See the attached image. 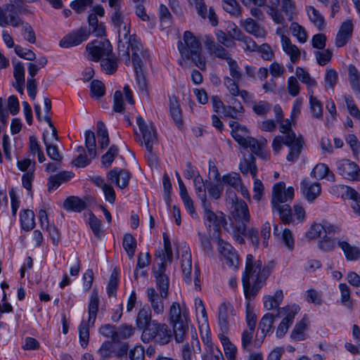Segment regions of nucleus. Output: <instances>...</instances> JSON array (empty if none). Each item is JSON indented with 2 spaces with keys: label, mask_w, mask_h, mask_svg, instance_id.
<instances>
[{
  "label": "nucleus",
  "mask_w": 360,
  "mask_h": 360,
  "mask_svg": "<svg viewBox=\"0 0 360 360\" xmlns=\"http://www.w3.org/2000/svg\"><path fill=\"white\" fill-rule=\"evenodd\" d=\"M147 297L153 313L157 316L162 315L165 311L163 300L167 297H162L153 288L147 289Z\"/></svg>",
  "instance_id": "obj_18"
},
{
  "label": "nucleus",
  "mask_w": 360,
  "mask_h": 360,
  "mask_svg": "<svg viewBox=\"0 0 360 360\" xmlns=\"http://www.w3.org/2000/svg\"><path fill=\"white\" fill-rule=\"evenodd\" d=\"M10 3L3 6L2 11L6 13V26L8 25L17 27L23 24L18 14L29 13V7L25 5V0H9Z\"/></svg>",
  "instance_id": "obj_7"
},
{
  "label": "nucleus",
  "mask_w": 360,
  "mask_h": 360,
  "mask_svg": "<svg viewBox=\"0 0 360 360\" xmlns=\"http://www.w3.org/2000/svg\"><path fill=\"white\" fill-rule=\"evenodd\" d=\"M242 147L244 148H249L253 153L264 160H267L269 158V155L262 149L261 143L252 137L248 139V141Z\"/></svg>",
  "instance_id": "obj_31"
},
{
  "label": "nucleus",
  "mask_w": 360,
  "mask_h": 360,
  "mask_svg": "<svg viewBox=\"0 0 360 360\" xmlns=\"http://www.w3.org/2000/svg\"><path fill=\"white\" fill-rule=\"evenodd\" d=\"M74 174L72 172L64 171L49 179V191L57 188L61 184L69 181Z\"/></svg>",
  "instance_id": "obj_26"
},
{
  "label": "nucleus",
  "mask_w": 360,
  "mask_h": 360,
  "mask_svg": "<svg viewBox=\"0 0 360 360\" xmlns=\"http://www.w3.org/2000/svg\"><path fill=\"white\" fill-rule=\"evenodd\" d=\"M232 201L231 214L233 219L236 221L242 222V224L248 223L250 221V214L245 202L243 200L234 201L233 198Z\"/></svg>",
  "instance_id": "obj_15"
},
{
  "label": "nucleus",
  "mask_w": 360,
  "mask_h": 360,
  "mask_svg": "<svg viewBox=\"0 0 360 360\" xmlns=\"http://www.w3.org/2000/svg\"><path fill=\"white\" fill-rule=\"evenodd\" d=\"M86 51L88 59L98 62L104 57H109L112 53V48L108 39H101L88 43Z\"/></svg>",
  "instance_id": "obj_8"
},
{
  "label": "nucleus",
  "mask_w": 360,
  "mask_h": 360,
  "mask_svg": "<svg viewBox=\"0 0 360 360\" xmlns=\"http://www.w3.org/2000/svg\"><path fill=\"white\" fill-rule=\"evenodd\" d=\"M293 36L296 37L300 43H304L307 39V34L304 28L297 22H292L290 27Z\"/></svg>",
  "instance_id": "obj_57"
},
{
  "label": "nucleus",
  "mask_w": 360,
  "mask_h": 360,
  "mask_svg": "<svg viewBox=\"0 0 360 360\" xmlns=\"http://www.w3.org/2000/svg\"><path fill=\"white\" fill-rule=\"evenodd\" d=\"M193 184H194L196 194L198 195V198L202 201V203L205 204V202H206V199H207V195H206L207 185L205 184L202 178L199 174H198L196 176H195V178L193 179Z\"/></svg>",
  "instance_id": "obj_41"
},
{
  "label": "nucleus",
  "mask_w": 360,
  "mask_h": 360,
  "mask_svg": "<svg viewBox=\"0 0 360 360\" xmlns=\"http://www.w3.org/2000/svg\"><path fill=\"white\" fill-rule=\"evenodd\" d=\"M43 141L46 146V153L48 156L56 162H61L63 156L60 154L56 146L48 142L45 134L43 135Z\"/></svg>",
  "instance_id": "obj_48"
},
{
  "label": "nucleus",
  "mask_w": 360,
  "mask_h": 360,
  "mask_svg": "<svg viewBox=\"0 0 360 360\" xmlns=\"http://www.w3.org/2000/svg\"><path fill=\"white\" fill-rule=\"evenodd\" d=\"M143 63H139L138 66L134 65V71L136 72V83L139 86V90L142 92H146L147 82L145 75L143 72Z\"/></svg>",
  "instance_id": "obj_55"
},
{
  "label": "nucleus",
  "mask_w": 360,
  "mask_h": 360,
  "mask_svg": "<svg viewBox=\"0 0 360 360\" xmlns=\"http://www.w3.org/2000/svg\"><path fill=\"white\" fill-rule=\"evenodd\" d=\"M90 35V30L86 27H81L74 30L70 34L65 36L60 41V46L62 48H70L71 46H77L88 39Z\"/></svg>",
  "instance_id": "obj_13"
},
{
  "label": "nucleus",
  "mask_w": 360,
  "mask_h": 360,
  "mask_svg": "<svg viewBox=\"0 0 360 360\" xmlns=\"http://www.w3.org/2000/svg\"><path fill=\"white\" fill-rule=\"evenodd\" d=\"M101 65L107 74L114 73L117 68L116 57L112 53L109 57H104L101 59Z\"/></svg>",
  "instance_id": "obj_42"
},
{
  "label": "nucleus",
  "mask_w": 360,
  "mask_h": 360,
  "mask_svg": "<svg viewBox=\"0 0 360 360\" xmlns=\"http://www.w3.org/2000/svg\"><path fill=\"white\" fill-rule=\"evenodd\" d=\"M135 333V328L131 325L123 323L117 328V342L131 337Z\"/></svg>",
  "instance_id": "obj_47"
},
{
  "label": "nucleus",
  "mask_w": 360,
  "mask_h": 360,
  "mask_svg": "<svg viewBox=\"0 0 360 360\" xmlns=\"http://www.w3.org/2000/svg\"><path fill=\"white\" fill-rule=\"evenodd\" d=\"M118 154V148L116 146L112 145L108 150L101 157V163L105 167H109L115 158Z\"/></svg>",
  "instance_id": "obj_56"
},
{
  "label": "nucleus",
  "mask_w": 360,
  "mask_h": 360,
  "mask_svg": "<svg viewBox=\"0 0 360 360\" xmlns=\"http://www.w3.org/2000/svg\"><path fill=\"white\" fill-rule=\"evenodd\" d=\"M153 321L151 309L149 307H143L139 310L136 319V325L139 329L146 330Z\"/></svg>",
  "instance_id": "obj_24"
},
{
  "label": "nucleus",
  "mask_w": 360,
  "mask_h": 360,
  "mask_svg": "<svg viewBox=\"0 0 360 360\" xmlns=\"http://www.w3.org/2000/svg\"><path fill=\"white\" fill-rule=\"evenodd\" d=\"M171 338L172 332L167 325L157 321H153L141 334V340L145 343L154 340L160 345H165L170 341Z\"/></svg>",
  "instance_id": "obj_5"
},
{
  "label": "nucleus",
  "mask_w": 360,
  "mask_h": 360,
  "mask_svg": "<svg viewBox=\"0 0 360 360\" xmlns=\"http://www.w3.org/2000/svg\"><path fill=\"white\" fill-rule=\"evenodd\" d=\"M294 215L292 214L290 206L288 204L282 205V206L273 208L278 212L281 220L286 224H296L302 223L305 219L304 209L299 205L294 206Z\"/></svg>",
  "instance_id": "obj_9"
},
{
  "label": "nucleus",
  "mask_w": 360,
  "mask_h": 360,
  "mask_svg": "<svg viewBox=\"0 0 360 360\" xmlns=\"http://www.w3.org/2000/svg\"><path fill=\"white\" fill-rule=\"evenodd\" d=\"M339 288L341 293V302L342 304L347 307L349 309H352L353 302L351 300L350 290L347 284L340 283Z\"/></svg>",
  "instance_id": "obj_53"
},
{
  "label": "nucleus",
  "mask_w": 360,
  "mask_h": 360,
  "mask_svg": "<svg viewBox=\"0 0 360 360\" xmlns=\"http://www.w3.org/2000/svg\"><path fill=\"white\" fill-rule=\"evenodd\" d=\"M274 317L275 316L272 314L268 313L264 315L262 318L259 328L262 330L263 337H264L267 333L271 331L274 324Z\"/></svg>",
  "instance_id": "obj_52"
},
{
  "label": "nucleus",
  "mask_w": 360,
  "mask_h": 360,
  "mask_svg": "<svg viewBox=\"0 0 360 360\" xmlns=\"http://www.w3.org/2000/svg\"><path fill=\"white\" fill-rule=\"evenodd\" d=\"M229 125L231 128V135L235 141L243 146L251 137L248 135V130L246 127L241 125L238 122L231 121Z\"/></svg>",
  "instance_id": "obj_19"
},
{
  "label": "nucleus",
  "mask_w": 360,
  "mask_h": 360,
  "mask_svg": "<svg viewBox=\"0 0 360 360\" xmlns=\"http://www.w3.org/2000/svg\"><path fill=\"white\" fill-rule=\"evenodd\" d=\"M85 146L87 149L88 155L90 159H94L96 156V141L94 133L91 130H87L84 133Z\"/></svg>",
  "instance_id": "obj_35"
},
{
  "label": "nucleus",
  "mask_w": 360,
  "mask_h": 360,
  "mask_svg": "<svg viewBox=\"0 0 360 360\" xmlns=\"http://www.w3.org/2000/svg\"><path fill=\"white\" fill-rule=\"evenodd\" d=\"M281 11L285 13L289 21L292 20L295 15V6L292 0H281Z\"/></svg>",
  "instance_id": "obj_60"
},
{
  "label": "nucleus",
  "mask_w": 360,
  "mask_h": 360,
  "mask_svg": "<svg viewBox=\"0 0 360 360\" xmlns=\"http://www.w3.org/2000/svg\"><path fill=\"white\" fill-rule=\"evenodd\" d=\"M296 76L298 79L304 84H305L308 88H313L316 86V81L311 77L310 75L305 71L302 68L297 67L296 68Z\"/></svg>",
  "instance_id": "obj_54"
},
{
  "label": "nucleus",
  "mask_w": 360,
  "mask_h": 360,
  "mask_svg": "<svg viewBox=\"0 0 360 360\" xmlns=\"http://www.w3.org/2000/svg\"><path fill=\"white\" fill-rule=\"evenodd\" d=\"M136 123L142 134L146 148L151 153L153 150V145L158 142L157 133L155 127L152 124L150 125L147 124L141 116L136 117Z\"/></svg>",
  "instance_id": "obj_11"
},
{
  "label": "nucleus",
  "mask_w": 360,
  "mask_h": 360,
  "mask_svg": "<svg viewBox=\"0 0 360 360\" xmlns=\"http://www.w3.org/2000/svg\"><path fill=\"white\" fill-rule=\"evenodd\" d=\"M337 171L346 179L354 181H360V168L357 164L349 160L344 159L338 161Z\"/></svg>",
  "instance_id": "obj_12"
},
{
  "label": "nucleus",
  "mask_w": 360,
  "mask_h": 360,
  "mask_svg": "<svg viewBox=\"0 0 360 360\" xmlns=\"http://www.w3.org/2000/svg\"><path fill=\"white\" fill-rule=\"evenodd\" d=\"M279 3L280 0H269L267 13L271 17L275 23L284 25L285 23V18L277 8Z\"/></svg>",
  "instance_id": "obj_28"
},
{
  "label": "nucleus",
  "mask_w": 360,
  "mask_h": 360,
  "mask_svg": "<svg viewBox=\"0 0 360 360\" xmlns=\"http://www.w3.org/2000/svg\"><path fill=\"white\" fill-rule=\"evenodd\" d=\"M99 297L98 292L94 289L91 293L90 302L89 304V323L92 326L94 324L97 312L98 310Z\"/></svg>",
  "instance_id": "obj_29"
},
{
  "label": "nucleus",
  "mask_w": 360,
  "mask_h": 360,
  "mask_svg": "<svg viewBox=\"0 0 360 360\" xmlns=\"http://www.w3.org/2000/svg\"><path fill=\"white\" fill-rule=\"evenodd\" d=\"M178 49L183 58L191 60L200 70H205L206 60L202 54L200 42L192 32L184 33L183 41H179Z\"/></svg>",
  "instance_id": "obj_2"
},
{
  "label": "nucleus",
  "mask_w": 360,
  "mask_h": 360,
  "mask_svg": "<svg viewBox=\"0 0 360 360\" xmlns=\"http://www.w3.org/2000/svg\"><path fill=\"white\" fill-rule=\"evenodd\" d=\"M349 80L352 89L356 91L360 90V72L354 65H350L348 68Z\"/></svg>",
  "instance_id": "obj_51"
},
{
  "label": "nucleus",
  "mask_w": 360,
  "mask_h": 360,
  "mask_svg": "<svg viewBox=\"0 0 360 360\" xmlns=\"http://www.w3.org/2000/svg\"><path fill=\"white\" fill-rule=\"evenodd\" d=\"M338 242L335 238H331L330 236H325L319 242V248L324 252H331L335 250Z\"/></svg>",
  "instance_id": "obj_61"
},
{
  "label": "nucleus",
  "mask_w": 360,
  "mask_h": 360,
  "mask_svg": "<svg viewBox=\"0 0 360 360\" xmlns=\"http://www.w3.org/2000/svg\"><path fill=\"white\" fill-rule=\"evenodd\" d=\"M220 340L223 345L226 359L228 360H235L237 352L236 347L231 342L226 336L221 335Z\"/></svg>",
  "instance_id": "obj_40"
},
{
  "label": "nucleus",
  "mask_w": 360,
  "mask_h": 360,
  "mask_svg": "<svg viewBox=\"0 0 360 360\" xmlns=\"http://www.w3.org/2000/svg\"><path fill=\"white\" fill-rule=\"evenodd\" d=\"M310 20L316 26L319 30H323L326 24L323 16L314 6H309L307 7Z\"/></svg>",
  "instance_id": "obj_33"
},
{
  "label": "nucleus",
  "mask_w": 360,
  "mask_h": 360,
  "mask_svg": "<svg viewBox=\"0 0 360 360\" xmlns=\"http://www.w3.org/2000/svg\"><path fill=\"white\" fill-rule=\"evenodd\" d=\"M270 273L269 266L262 267L260 260H255L252 255H247L245 269L242 277L244 294L247 300L255 298Z\"/></svg>",
  "instance_id": "obj_1"
},
{
  "label": "nucleus",
  "mask_w": 360,
  "mask_h": 360,
  "mask_svg": "<svg viewBox=\"0 0 360 360\" xmlns=\"http://www.w3.org/2000/svg\"><path fill=\"white\" fill-rule=\"evenodd\" d=\"M281 46L283 51L290 56L291 63H297L301 54L299 48L292 44L290 39L283 34L281 36Z\"/></svg>",
  "instance_id": "obj_23"
},
{
  "label": "nucleus",
  "mask_w": 360,
  "mask_h": 360,
  "mask_svg": "<svg viewBox=\"0 0 360 360\" xmlns=\"http://www.w3.org/2000/svg\"><path fill=\"white\" fill-rule=\"evenodd\" d=\"M242 147L244 148H249L253 153L264 160H267L269 158V155L262 149L261 143L252 137L248 139V141Z\"/></svg>",
  "instance_id": "obj_32"
},
{
  "label": "nucleus",
  "mask_w": 360,
  "mask_h": 360,
  "mask_svg": "<svg viewBox=\"0 0 360 360\" xmlns=\"http://www.w3.org/2000/svg\"><path fill=\"white\" fill-rule=\"evenodd\" d=\"M205 45L211 55L226 61L231 58L229 51L224 46L218 44L211 37H206Z\"/></svg>",
  "instance_id": "obj_17"
},
{
  "label": "nucleus",
  "mask_w": 360,
  "mask_h": 360,
  "mask_svg": "<svg viewBox=\"0 0 360 360\" xmlns=\"http://www.w3.org/2000/svg\"><path fill=\"white\" fill-rule=\"evenodd\" d=\"M301 191L307 201L311 202L316 199L321 193V184L311 182L308 179H304L301 182Z\"/></svg>",
  "instance_id": "obj_16"
},
{
  "label": "nucleus",
  "mask_w": 360,
  "mask_h": 360,
  "mask_svg": "<svg viewBox=\"0 0 360 360\" xmlns=\"http://www.w3.org/2000/svg\"><path fill=\"white\" fill-rule=\"evenodd\" d=\"M219 251L224 262L230 268L238 269L239 258L234 248L228 243L223 240L219 243Z\"/></svg>",
  "instance_id": "obj_14"
},
{
  "label": "nucleus",
  "mask_w": 360,
  "mask_h": 360,
  "mask_svg": "<svg viewBox=\"0 0 360 360\" xmlns=\"http://www.w3.org/2000/svg\"><path fill=\"white\" fill-rule=\"evenodd\" d=\"M353 31V24L351 20L344 22L337 34L335 45L338 47L345 46L351 38Z\"/></svg>",
  "instance_id": "obj_21"
},
{
  "label": "nucleus",
  "mask_w": 360,
  "mask_h": 360,
  "mask_svg": "<svg viewBox=\"0 0 360 360\" xmlns=\"http://www.w3.org/2000/svg\"><path fill=\"white\" fill-rule=\"evenodd\" d=\"M181 271L184 275V280L186 282L191 281V271H192V260L191 255L188 251H186L181 255Z\"/></svg>",
  "instance_id": "obj_30"
},
{
  "label": "nucleus",
  "mask_w": 360,
  "mask_h": 360,
  "mask_svg": "<svg viewBox=\"0 0 360 360\" xmlns=\"http://www.w3.org/2000/svg\"><path fill=\"white\" fill-rule=\"evenodd\" d=\"M63 207L67 210L81 212L85 209L86 203L78 197L71 196L65 200Z\"/></svg>",
  "instance_id": "obj_36"
},
{
  "label": "nucleus",
  "mask_w": 360,
  "mask_h": 360,
  "mask_svg": "<svg viewBox=\"0 0 360 360\" xmlns=\"http://www.w3.org/2000/svg\"><path fill=\"white\" fill-rule=\"evenodd\" d=\"M283 298V293L281 290L275 292L274 295H269L264 297V305L266 309L271 310L278 308Z\"/></svg>",
  "instance_id": "obj_34"
},
{
  "label": "nucleus",
  "mask_w": 360,
  "mask_h": 360,
  "mask_svg": "<svg viewBox=\"0 0 360 360\" xmlns=\"http://www.w3.org/2000/svg\"><path fill=\"white\" fill-rule=\"evenodd\" d=\"M294 188L291 186L285 189L284 182L276 184L272 191V208L282 206L284 203L291 201L294 198Z\"/></svg>",
  "instance_id": "obj_10"
},
{
  "label": "nucleus",
  "mask_w": 360,
  "mask_h": 360,
  "mask_svg": "<svg viewBox=\"0 0 360 360\" xmlns=\"http://www.w3.org/2000/svg\"><path fill=\"white\" fill-rule=\"evenodd\" d=\"M338 246L343 251L346 259L349 261H355L360 258V250L356 246H352L346 241H338Z\"/></svg>",
  "instance_id": "obj_25"
},
{
  "label": "nucleus",
  "mask_w": 360,
  "mask_h": 360,
  "mask_svg": "<svg viewBox=\"0 0 360 360\" xmlns=\"http://www.w3.org/2000/svg\"><path fill=\"white\" fill-rule=\"evenodd\" d=\"M309 103L314 117L316 118L321 117L323 115L322 104L316 97L313 96L312 91L310 94Z\"/></svg>",
  "instance_id": "obj_59"
},
{
  "label": "nucleus",
  "mask_w": 360,
  "mask_h": 360,
  "mask_svg": "<svg viewBox=\"0 0 360 360\" xmlns=\"http://www.w3.org/2000/svg\"><path fill=\"white\" fill-rule=\"evenodd\" d=\"M156 285L158 288L160 294L162 297H167L169 289V278L165 274L155 275Z\"/></svg>",
  "instance_id": "obj_49"
},
{
  "label": "nucleus",
  "mask_w": 360,
  "mask_h": 360,
  "mask_svg": "<svg viewBox=\"0 0 360 360\" xmlns=\"http://www.w3.org/2000/svg\"><path fill=\"white\" fill-rule=\"evenodd\" d=\"M220 181L222 185L225 184L233 188H237L241 185L242 179L238 173L232 172L224 175L220 179Z\"/></svg>",
  "instance_id": "obj_43"
},
{
  "label": "nucleus",
  "mask_w": 360,
  "mask_h": 360,
  "mask_svg": "<svg viewBox=\"0 0 360 360\" xmlns=\"http://www.w3.org/2000/svg\"><path fill=\"white\" fill-rule=\"evenodd\" d=\"M122 245L128 257L132 259L136 248V240L135 238L130 233H126L124 236Z\"/></svg>",
  "instance_id": "obj_44"
},
{
  "label": "nucleus",
  "mask_w": 360,
  "mask_h": 360,
  "mask_svg": "<svg viewBox=\"0 0 360 360\" xmlns=\"http://www.w3.org/2000/svg\"><path fill=\"white\" fill-rule=\"evenodd\" d=\"M163 240H164V250H161L158 253V257L160 261H169L171 262L173 258V252L172 250L171 243L169 240V238L165 233H163Z\"/></svg>",
  "instance_id": "obj_39"
},
{
  "label": "nucleus",
  "mask_w": 360,
  "mask_h": 360,
  "mask_svg": "<svg viewBox=\"0 0 360 360\" xmlns=\"http://www.w3.org/2000/svg\"><path fill=\"white\" fill-rule=\"evenodd\" d=\"M245 110L242 104L238 102V105H226L221 111L225 117H230L233 119H240L244 113Z\"/></svg>",
  "instance_id": "obj_45"
},
{
  "label": "nucleus",
  "mask_w": 360,
  "mask_h": 360,
  "mask_svg": "<svg viewBox=\"0 0 360 360\" xmlns=\"http://www.w3.org/2000/svg\"><path fill=\"white\" fill-rule=\"evenodd\" d=\"M188 315L185 309H182L177 302H174L169 309V321L173 328L176 342H182L188 330Z\"/></svg>",
  "instance_id": "obj_3"
},
{
  "label": "nucleus",
  "mask_w": 360,
  "mask_h": 360,
  "mask_svg": "<svg viewBox=\"0 0 360 360\" xmlns=\"http://www.w3.org/2000/svg\"><path fill=\"white\" fill-rule=\"evenodd\" d=\"M97 136L99 146L102 149L107 148L110 143V139L105 124L101 121L97 122Z\"/></svg>",
  "instance_id": "obj_38"
},
{
  "label": "nucleus",
  "mask_w": 360,
  "mask_h": 360,
  "mask_svg": "<svg viewBox=\"0 0 360 360\" xmlns=\"http://www.w3.org/2000/svg\"><path fill=\"white\" fill-rule=\"evenodd\" d=\"M119 37V42L124 41L127 44V51H126L127 56L129 58V49H131L132 52V63L134 65L138 66L139 63H142V58H145L146 53L142 51V45L139 39L135 35H129V29L127 25H124L123 30L117 31Z\"/></svg>",
  "instance_id": "obj_6"
},
{
  "label": "nucleus",
  "mask_w": 360,
  "mask_h": 360,
  "mask_svg": "<svg viewBox=\"0 0 360 360\" xmlns=\"http://www.w3.org/2000/svg\"><path fill=\"white\" fill-rule=\"evenodd\" d=\"M283 144L290 148V151L286 157L287 160L295 162L298 159L302 152L304 141L302 136H297L295 133H290L289 135L285 136H277L272 143L274 153L277 154Z\"/></svg>",
  "instance_id": "obj_4"
},
{
  "label": "nucleus",
  "mask_w": 360,
  "mask_h": 360,
  "mask_svg": "<svg viewBox=\"0 0 360 360\" xmlns=\"http://www.w3.org/2000/svg\"><path fill=\"white\" fill-rule=\"evenodd\" d=\"M222 6L231 15H238L240 13V6L236 0H223Z\"/></svg>",
  "instance_id": "obj_62"
},
{
  "label": "nucleus",
  "mask_w": 360,
  "mask_h": 360,
  "mask_svg": "<svg viewBox=\"0 0 360 360\" xmlns=\"http://www.w3.org/2000/svg\"><path fill=\"white\" fill-rule=\"evenodd\" d=\"M207 189L211 197L215 200H218L221 198L224 186L221 181H217L216 184L209 183L207 184Z\"/></svg>",
  "instance_id": "obj_63"
},
{
  "label": "nucleus",
  "mask_w": 360,
  "mask_h": 360,
  "mask_svg": "<svg viewBox=\"0 0 360 360\" xmlns=\"http://www.w3.org/2000/svg\"><path fill=\"white\" fill-rule=\"evenodd\" d=\"M20 222L22 229L29 231L35 226L34 213L32 210H25L20 214Z\"/></svg>",
  "instance_id": "obj_37"
},
{
  "label": "nucleus",
  "mask_w": 360,
  "mask_h": 360,
  "mask_svg": "<svg viewBox=\"0 0 360 360\" xmlns=\"http://www.w3.org/2000/svg\"><path fill=\"white\" fill-rule=\"evenodd\" d=\"M240 81L230 77H225L224 78V84L232 96L236 97V94L238 93V82Z\"/></svg>",
  "instance_id": "obj_64"
},
{
  "label": "nucleus",
  "mask_w": 360,
  "mask_h": 360,
  "mask_svg": "<svg viewBox=\"0 0 360 360\" xmlns=\"http://www.w3.org/2000/svg\"><path fill=\"white\" fill-rule=\"evenodd\" d=\"M215 36L218 44L227 48H234L236 46V43L229 37V33L226 34L221 30H217Z\"/></svg>",
  "instance_id": "obj_50"
},
{
  "label": "nucleus",
  "mask_w": 360,
  "mask_h": 360,
  "mask_svg": "<svg viewBox=\"0 0 360 360\" xmlns=\"http://www.w3.org/2000/svg\"><path fill=\"white\" fill-rule=\"evenodd\" d=\"M99 333L104 337L111 338L112 342H117V327L111 324H105L99 328Z\"/></svg>",
  "instance_id": "obj_58"
},
{
  "label": "nucleus",
  "mask_w": 360,
  "mask_h": 360,
  "mask_svg": "<svg viewBox=\"0 0 360 360\" xmlns=\"http://www.w3.org/2000/svg\"><path fill=\"white\" fill-rule=\"evenodd\" d=\"M169 111L171 116L176 124H181L182 120L181 109L175 96L170 97L169 98Z\"/></svg>",
  "instance_id": "obj_46"
},
{
  "label": "nucleus",
  "mask_w": 360,
  "mask_h": 360,
  "mask_svg": "<svg viewBox=\"0 0 360 360\" xmlns=\"http://www.w3.org/2000/svg\"><path fill=\"white\" fill-rule=\"evenodd\" d=\"M240 25L249 34L256 37H264L266 32L255 20L251 18L242 20Z\"/></svg>",
  "instance_id": "obj_22"
},
{
  "label": "nucleus",
  "mask_w": 360,
  "mask_h": 360,
  "mask_svg": "<svg viewBox=\"0 0 360 360\" xmlns=\"http://www.w3.org/2000/svg\"><path fill=\"white\" fill-rule=\"evenodd\" d=\"M109 181L115 182L120 188H125L130 179V173L125 169H113L107 174Z\"/></svg>",
  "instance_id": "obj_20"
},
{
  "label": "nucleus",
  "mask_w": 360,
  "mask_h": 360,
  "mask_svg": "<svg viewBox=\"0 0 360 360\" xmlns=\"http://www.w3.org/2000/svg\"><path fill=\"white\" fill-rule=\"evenodd\" d=\"M202 205L205 209V217L206 220L214 226L215 231H219L221 225L226 223L225 218L223 216H217L210 209V206L207 205L206 202Z\"/></svg>",
  "instance_id": "obj_27"
}]
</instances>
